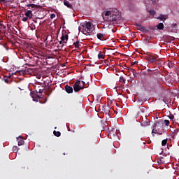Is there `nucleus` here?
Masks as SVG:
<instances>
[{"label":"nucleus","mask_w":179,"mask_h":179,"mask_svg":"<svg viewBox=\"0 0 179 179\" xmlns=\"http://www.w3.org/2000/svg\"><path fill=\"white\" fill-rule=\"evenodd\" d=\"M19 150L18 147L17 146H13V151L15 152H17Z\"/></svg>","instance_id":"25"},{"label":"nucleus","mask_w":179,"mask_h":179,"mask_svg":"<svg viewBox=\"0 0 179 179\" xmlns=\"http://www.w3.org/2000/svg\"><path fill=\"white\" fill-rule=\"evenodd\" d=\"M169 118H170L171 120H173V119H174V115H172V114H171V115H169Z\"/></svg>","instance_id":"34"},{"label":"nucleus","mask_w":179,"mask_h":179,"mask_svg":"<svg viewBox=\"0 0 179 179\" xmlns=\"http://www.w3.org/2000/svg\"><path fill=\"white\" fill-rule=\"evenodd\" d=\"M4 82L8 84L9 83L8 78V77H3Z\"/></svg>","instance_id":"27"},{"label":"nucleus","mask_w":179,"mask_h":179,"mask_svg":"<svg viewBox=\"0 0 179 179\" xmlns=\"http://www.w3.org/2000/svg\"><path fill=\"white\" fill-rule=\"evenodd\" d=\"M156 29H157V27L155 26V27L151 28V30H155Z\"/></svg>","instance_id":"35"},{"label":"nucleus","mask_w":179,"mask_h":179,"mask_svg":"<svg viewBox=\"0 0 179 179\" xmlns=\"http://www.w3.org/2000/svg\"><path fill=\"white\" fill-rule=\"evenodd\" d=\"M25 16L27 17V18L32 19L33 18L32 11L31 10H27V12L25 13Z\"/></svg>","instance_id":"10"},{"label":"nucleus","mask_w":179,"mask_h":179,"mask_svg":"<svg viewBox=\"0 0 179 179\" xmlns=\"http://www.w3.org/2000/svg\"><path fill=\"white\" fill-rule=\"evenodd\" d=\"M157 19L161 20H166L167 17H166L163 15H161L159 17H157Z\"/></svg>","instance_id":"18"},{"label":"nucleus","mask_w":179,"mask_h":179,"mask_svg":"<svg viewBox=\"0 0 179 179\" xmlns=\"http://www.w3.org/2000/svg\"><path fill=\"white\" fill-rule=\"evenodd\" d=\"M59 43V45H58L57 46V48L59 50H62V49L63 48L64 45V43H63V41L61 39Z\"/></svg>","instance_id":"14"},{"label":"nucleus","mask_w":179,"mask_h":179,"mask_svg":"<svg viewBox=\"0 0 179 179\" xmlns=\"http://www.w3.org/2000/svg\"><path fill=\"white\" fill-rule=\"evenodd\" d=\"M149 13H150L151 15L154 16V15L156 14V12H155V10H150V11H149Z\"/></svg>","instance_id":"28"},{"label":"nucleus","mask_w":179,"mask_h":179,"mask_svg":"<svg viewBox=\"0 0 179 179\" xmlns=\"http://www.w3.org/2000/svg\"><path fill=\"white\" fill-rule=\"evenodd\" d=\"M120 82L122 81L123 83L125 84L126 80H125V78H124L123 76H120Z\"/></svg>","instance_id":"24"},{"label":"nucleus","mask_w":179,"mask_h":179,"mask_svg":"<svg viewBox=\"0 0 179 179\" xmlns=\"http://www.w3.org/2000/svg\"><path fill=\"white\" fill-rule=\"evenodd\" d=\"M104 19L106 21L117 22L121 20V14L117 10H108L105 13Z\"/></svg>","instance_id":"1"},{"label":"nucleus","mask_w":179,"mask_h":179,"mask_svg":"<svg viewBox=\"0 0 179 179\" xmlns=\"http://www.w3.org/2000/svg\"><path fill=\"white\" fill-rule=\"evenodd\" d=\"M54 42H55V46H56V45H57V42H56V40H55V41H54Z\"/></svg>","instance_id":"41"},{"label":"nucleus","mask_w":179,"mask_h":179,"mask_svg":"<svg viewBox=\"0 0 179 179\" xmlns=\"http://www.w3.org/2000/svg\"><path fill=\"white\" fill-rule=\"evenodd\" d=\"M64 4L70 9H73V6L71 4V3L68 0L64 1Z\"/></svg>","instance_id":"11"},{"label":"nucleus","mask_w":179,"mask_h":179,"mask_svg":"<svg viewBox=\"0 0 179 179\" xmlns=\"http://www.w3.org/2000/svg\"><path fill=\"white\" fill-rule=\"evenodd\" d=\"M164 124L166 126H169L170 124L169 120H164Z\"/></svg>","instance_id":"29"},{"label":"nucleus","mask_w":179,"mask_h":179,"mask_svg":"<svg viewBox=\"0 0 179 179\" xmlns=\"http://www.w3.org/2000/svg\"><path fill=\"white\" fill-rule=\"evenodd\" d=\"M3 25H2V24L1 23H0V27H2Z\"/></svg>","instance_id":"44"},{"label":"nucleus","mask_w":179,"mask_h":179,"mask_svg":"<svg viewBox=\"0 0 179 179\" xmlns=\"http://www.w3.org/2000/svg\"><path fill=\"white\" fill-rule=\"evenodd\" d=\"M169 68H171V66H172V62L169 63Z\"/></svg>","instance_id":"36"},{"label":"nucleus","mask_w":179,"mask_h":179,"mask_svg":"<svg viewBox=\"0 0 179 179\" xmlns=\"http://www.w3.org/2000/svg\"><path fill=\"white\" fill-rule=\"evenodd\" d=\"M65 90L68 94H71L73 92V88L68 85H66Z\"/></svg>","instance_id":"8"},{"label":"nucleus","mask_w":179,"mask_h":179,"mask_svg":"<svg viewBox=\"0 0 179 179\" xmlns=\"http://www.w3.org/2000/svg\"><path fill=\"white\" fill-rule=\"evenodd\" d=\"M173 139H174V138H176V136H175V134H174V136H173Z\"/></svg>","instance_id":"45"},{"label":"nucleus","mask_w":179,"mask_h":179,"mask_svg":"<svg viewBox=\"0 0 179 179\" xmlns=\"http://www.w3.org/2000/svg\"><path fill=\"white\" fill-rule=\"evenodd\" d=\"M73 45H75V48L80 49V45L78 41L76 43H73Z\"/></svg>","instance_id":"16"},{"label":"nucleus","mask_w":179,"mask_h":179,"mask_svg":"<svg viewBox=\"0 0 179 179\" xmlns=\"http://www.w3.org/2000/svg\"><path fill=\"white\" fill-rule=\"evenodd\" d=\"M98 57L99 59H104L105 58V56L103 55H102L101 53L99 54L98 55Z\"/></svg>","instance_id":"26"},{"label":"nucleus","mask_w":179,"mask_h":179,"mask_svg":"<svg viewBox=\"0 0 179 179\" xmlns=\"http://www.w3.org/2000/svg\"><path fill=\"white\" fill-rule=\"evenodd\" d=\"M104 110H105V111H106V113H108H108L110 112V108H109L108 106H105Z\"/></svg>","instance_id":"19"},{"label":"nucleus","mask_w":179,"mask_h":179,"mask_svg":"<svg viewBox=\"0 0 179 179\" xmlns=\"http://www.w3.org/2000/svg\"><path fill=\"white\" fill-rule=\"evenodd\" d=\"M168 140L167 139H164L162 141V145L165 146L167 144Z\"/></svg>","instance_id":"21"},{"label":"nucleus","mask_w":179,"mask_h":179,"mask_svg":"<svg viewBox=\"0 0 179 179\" xmlns=\"http://www.w3.org/2000/svg\"><path fill=\"white\" fill-rule=\"evenodd\" d=\"M80 82L82 84V86H80ZM85 85V83L84 81H80V80H76L75 84L73 85V90L75 92H78L80 90H84Z\"/></svg>","instance_id":"4"},{"label":"nucleus","mask_w":179,"mask_h":179,"mask_svg":"<svg viewBox=\"0 0 179 179\" xmlns=\"http://www.w3.org/2000/svg\"><path fill=\"white\" fill-rule=\"evenodd\" d=\"M36 24H37V20H33Z\"/></svg>","instance_id":"43"},{"label":"nucleus","mask_w":179,"mask_h":179,"mask_svg":"<svg viewBox=\"0 0 179 179\" xmlns=\"http://www.w3.org/2000/svg\"><path fill=\"white\" fill-rule=\"evenodd\" d=\"M129 70L130 71H131L132 74L135 76V75H136V70H135L134 69H133V68H130Z\"/></svg>","instance_id":"23"},{"label":"nucleus","mask_w":179,"mask_h":179,"mask_svg":"<svg viewBox=\"0 0 179 179\" xmlns=\"http://www.w3.org/2000/svg\"><path fill=\"white\" fill-rule=\"evenodd\" d=\"M50 44H53V40H50Z\"/></svg>","instance_id":"39"},{"label":"nucleus","mask_w":179,"mask_h":179,"mask_svg":"<svg viewBox=\"0 0 179 179\" xmlns=\"http://www.w3.org/2000/svg\"><path fill=\"white\" fill-rule=\"evenodd\" d=\"M5 1H6V0H0V3H3V2H5Z\"/></svg>","instance_id":"37"},{"label":"nucleus","mask_w":179,"mask_h":179,"mask_svg":"<svg viewBox=\"0 0 179 179\" xmlns=\"http://www.w3.org/2000/svg\"><path fill=\"white\" fill-rule=\"evenodd\" d=\"M35 4H27V8H29V9H31V8H35Z\"/></svg>","instance_id":"22"},{"label":"nucleus","mask_w":179,"mask_h":179,"mask_svg":"<svg viewBox=\"0 0 179 179\" xmlns=\"http://www.w3.org/2000/svg\"><path fill=\"white\" fill-rule=\"evenodd\" d=\"M138 64V62H134L133 64Z\"/></svg>","instance_id":"42"},{"label":"nucleus","mask_w":179,"mask_h":179,"mask_svg":"<svg viewBox=\"0 0 179 179\" xmlns=\"http://www.w3.org/2000/svg\"><path fill=\"white\" fill-rule=\"evenodd\" d=\"M17 142L19 146L23 145L24 144V140L23 137L21 136L17 137Z\"/></svg>","instance_id":"7"},{"label":"nucleus","mask_w":179,"mask_h":179,"mask_svg":"<svg viewBox=\"0 0 179 179\" xmlns=\"http://www.w3.org/2000/svg\"><path fill=\"white\" fill-rule=\"evenodd\" d=\"M80 86H83L82 81L80 82Z\"/></svg>","instance_id":"40"},{"label":"nucleus","mask_w":179,"mask_h":179,"mask_svg":"<svg viewBox=\"0 0 179 179\" xmlns=\"http://www.w3.org/2000/svg\"><path fill=\"white\" fill-rule=\"evenodd\" d=\"M53 134L55 136H56L57 137H59L61 136V132L60 131H53Z\"/></svg>","instance_id":"20"},{"label":"nucleus","mask_w":179,"mask_h":179,"mask_svg":"<svg viewBox=\"0 0 179 179\" xmlns=\"http://www.w3.org/2000/svg\"><path fill=\"white\" fill-rule=\"evenodd\" d=\"M38 93H40V94H42V93L43 92V89H39L38 92H37Z\"/></svg>","instance_id":"32"},{"label":"nucleus","mask_w":179,"mask_h":179,"mask_svg":"<svg viewBox=\"0 0 179 179\" xmlns=\"http://www.w3.org/2000/svg\"><path fill=\"white\" fill-rule=\"evenodd\" d=\"M177 26H178L177 23H173V24H171V27H173V28L177 27Z\"/></svg>","instance_id":"31"},{"label":"nucleus","mask_w":179,"mask_h":179,"mask_svg":"<svg viewBox=\"0 0 179 179\" xmlns=\"http://www.w3.org/2000/svg\"><path fill=\"white\" fill-rule=\"evenodd\" d=\"M135 26L137 27V30L143 31V33H145L146 31H148V29L145 27H143L140 24L136 23Z\"/></svg>","instance_id":"5"},{"label":"nucleus","mask_w":179,"mask_h":179,"mask_svg":"<svg viewBox=\"0 0 179 179\" xmlns=\"http://www.w3.org/2000/svg\"><path fill=\"white\" fill-rule=\"evenodd\" d=\"M56 15H55V13H52L50 15V19L53 20L54 18H55Z\"/></svg>","instance_id":"30"},{"label":"nucleus","mask_w":179,"mask_h":179,"mask_svg":"<svg viewBox=\"0 0 179 179\" xmlns=\"http://www.w3.org/2000/svg\"><path fill=\"white\" fill-rule=\"evenodd\" d=\"M150 124V122L149 121H145L141 123V125L143 127L149 126Z\"/></svg>","instance_id":"17"},{"label":"nucleus","mask_w":179,"mask_h":179,"mask_svg":"<svg viewBox=\"0 0 179 179\" xmlns=\"http://www.w3.org/2000/svg\"><path fill=\"white\" fill-rule=\"evenodd\" d=\"M27 20H28V17L27 16L22 18V21L24 22H27Z\"/></svg>","instance_id":"33"},{"label":"nucleus","mask_w":179,"mask_h":179,"mask_svg":"<svg viewBox=\"0 0 179 179\" xmlns=\"http://www.w3.org/2000/svg\"><path fill=\"white\" fill-rule=\"evenodd\" d=\"M159 124V122H156L155 123V124L153 125V129L152 130V134H157V130H155L156 127L157 126V124Z\"/></svg>","instance_id":"15"},{"label":"nucleus","mask_w":179,"mask_h":179,"mask_svg":"<svg viewBox=\"0 0 179 179\" xmlns=\"http://www.w3.org/2000/svg\"><path fill=\"white\" fill-rule=\"evenodd\" d=\"M157 29L158 30H163L164 29V23H159L157 26Z\"/></svg>","instance_id":"13"},{"label":"nucleus","mask_w":179,"mask_h":179,"mask_svg":"<svg viewBox=\"0 0 179 179\" xmlns=\"http://www.w3.org/2000/svg\"><path fill=\"white\" fill-rule=\"evenodd\" d=\"M2 40V37H0V41H1Z\"/></svg>","instance_id":"46"},{"label":"nucleus","mask_w":179,"mask_h":179,"mask_svg":"<svg viewBox=\"0 0 179 179\" xmlns=\"http://www.w3.org/2000/svg\"><path fill=\"white\" fill-rule=\"evenodd\" d=\"M32 1H36V0H32Z\"/></svg>","instance_id":"47"},{"label":"nucleus","mask_w":179,"mask_h":179,"mask_svg":"<svg viewBox=\"0 0 179 179\" xmlns=\"http://www.w3.org/2000/svg\"><path fill=\"white\" fill-rule=\"evenodd\" d=\"M145 58L149 63H151L152 64H159L158 56L154 55L152 53H149V52H147Z\"/></svg>","instance_id":"3"},{"label":"nucleus","mask_w":179,"mask_h":179,"mask_svg":"<svg viewBox=\"0 0 179 179\" xmlns=\"http://www.w3.org/2000/svg\"><path fill=\"white\" fill-rule=\"evenodd\" d=\"M30 94H31V96L33 98V101H36L35 99H34V98H35V96H36V97L37 98H41L40 96H41V95L40 94H38V91H36V92H31V93H30Z\"/></svg>","instance_id":"9"},{"label":"nucleus","mask_w":179,"mask_h":179,"mask_svg":"<svg viewBox=\"0 0 179 179\" xmlns=\"http://www.w3.org/2000/svg\"><path fill=\"white\" fill-rule=\"evenodd\" d=\"M79 31H81L84 35L87 36L90 34L93 31V25L90 22H86L83 25L80 24V27H79Z\"/></svg>","instance_id":"2"},{"label":"nucleus","mask_w":179,"mask_h":179,"mask_svg":"<svg viewBox=\"0 0 179 179\" xmlns=\"http://www.w3.org/2000/svg\"><path fill=\"white\" fill-rule=\"evenodd\" d=\"M152 71L150 69H148V72H152Z\"/></svg>","instance_id":"38"},{"label":"nucleus","mask_w":179,"mask_h":179,"mask_svg":"<svg viewBox=\"0 0 179 179\" xmlns=\"http://www.w3.org/2000/svg\"><path fill=\"white\" fill-rule=\"evenodd\" d=\"M68 38H69L68 34H65L62 35V37L60 38V40H62L63 43H67Z\"/></svg>","instance_id":"6"},{"label":"nucleus","mask_w":179,"mask_h":179,"mask_svg":"<svg viewBox=\"0 0 179 179\" xmlns=\"http://www.w3.org/2000/svg\"><path fill=\"white\" fill-rule=\"evenodd\" d=\"M96 36H97L98 39L100 40V41H103L104 38H104V34H103L101 33L97 34Z\"/></svg>","instance_id":"12"}]
</instances>
